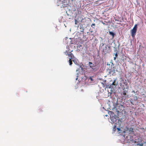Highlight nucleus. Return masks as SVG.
Wrapping results in <instances>:
<instances>
[{
  "label": "nucleus",
  "instance_id": "4be33fe9",
  "mask_svg": "<svg viewBox=\"0 0 146 146\" xmlns=\"http://www.w3.org/2000/svg\"><path fill=\"white\" fill-rule=\"evenodd\" d=\"M133 92H134V93H135V92L134 91H133Z\"/></svg>",
  "mask_w": 146,
  "mask_h": 146
},
{
  "label": "nucleus",
  "instance_id": "b1692460",
  "mask_svg": "<svg viewBox=\"0 0 146 146\" xmlns=\"http://www.w3.org/2000/svg\"><path fill=\"white\" fill-rule=\"evenodd\" d=\"M117 23V24H119V23ZM119 24H121V23H119Z\"/></svg>",
  "mask_w": 146,
  "mask_h": 146
},
{
  "label": "nucleus",
  "instance_id": "4468645a",
  "mask_svg": "<svg viewBox=\"0 0 146 146\" xmlns=\"http://www.w3.org/2000/svg\"><path fill=\"white\" fill-rule=\"evenodd\" d=\"M116 129L118 130V131H119L120 130V129L119 128L117 127Z\"/></svg>",
  "mask_w": 146,
  "mask_h": 146
},
{
  "label": "nucleus",
  "instance_id": "393cba45",
  "mask_svg": "<svg viewBox=\"0 0 146 146\" xmlns=\"http://www.w3.org/2000/svg\"><path fill=\"white\" fill-rule=\"evenodd\" d=\"M77 78H76V80H77Z\"/></svg>",
  "mask_w": 146,
  "mask_h": 146
},
{
  "label": "nucleus",
  "instance_id": "1a4fd4ad",
  "mask_svg": "<svg viewBox=\"0 0 146 146\" xmlns=\"http://www.w3.org/2000/svg\"><path fill=\"white\" fill-rule=\"evenodd\" d=\"M144 144H145L146 145H145V146H146V142H143V143L141 144L140 145L141 146H143V145Z\"/></svg>",
  "mask_w": 146,
  "mask_h": 146
},
{
  "label": "nucleus",
  "instance_id": "9d476101",
  "mask_svg": "<svg viewBox=\"0 0 146 146\" xmlns=\"http://www.w3.org/2000/svg\"><path fill=\"white\" fill-rule=\"evenodd\" d=\"M133 98H134V100L135 101L137 100L138 99L137 97V96H135Z\"/></svg>",
  "mask_w": 146,
  "mask_h": 146
},
{
  "label": "nucleus",
  "instance_id": "0eeeda50",
  "mask_svg": "<svg viewBox=\"0 0 146 146\" xmlns=\"http://www.w3.org/2000/svg\"><path fill=\"white\" fill-rule=\"evenodd\" d=\"M125 88H124L123 89V91L122 92V94L124 95H126V93L127 92V91L125 90Z\"/></svg>",
  "mask_w": 146,
  "mask_h": 146
},
{
  "label": "nucleus",
  "instance_id": "ddd939ff",
  "mask_svg": "<svg viewBox=\"0 0 146 146\" xmlns=\"http://www.w3.org/2000/svg\"><path fill=\"white\" fill-rule=\"evenodd\" d=\"M113 55L114 54L115 55V57H117V56H118V54L117 53H116L115 54L114 53L113 54Z\"/></svg>",
  "mask_w": 146,
  "mask_h": 146
},
{
  "label": "nucleus",
  "instance_id": "423d86ee",
  "mask_svg": "<svg viewBox=\"0 0 146 146\" xmlns=\"http://www.w3.org/2000/svg\"><path fill=\"white\" fill-rule=\"evenodd\" d=\"M109 34L110 35H111L112 36V38H113V37H114V36L115 35V33H113V32H111V31H109Z\"/></svg>",
  "mask_w": 146,
  "mask_h": 146
},
{
  "label": "nucleus",
  "instance_id": "dca6fc26",
  "mask_svg": "<svg viewBox=\"0 0 146 146\" xmlns=\"http://www.w3.org/2000/svg\"><path fill=\"white\" fill-rule=\"evenodd\" d=\"M95 23H93L91 25V27H92V26H95Z\"/></svg>",
  "mask_w": 146,
  "mask_h": 146
},
{
  "label": "nucleus",
  "instance_id": "f8f14e48",
  "mask_svg": "<svg viewBox=\"0 0 146 146\" xmlns=\"http://www.w3.org/2000/svg\"><path fill=\"white\" fill-rule=\"evenodd\" d=\"M116 128V125H115V126H114V127L113 129V131H115Z\"/></svg>",
  "mask_w": 146,
  "mask_h": 146
},
{
  "label": "nucleus",
  "instance_id": "aec40b11",
  "mask_svg": "<svg viewBox=\"0 0 146 146\" xmlns=\"http://www.w3.org/2000/svg\"><path fill=\"white\" fill-rule=\"evenodd\" d=\"M130 103H131L132 104H133V103L132 102H130Z\"/></svg>",
  "mask_w": 146,
  "mask_h": 146
},
{
  "label": "nucleus",
  "instance_id": "7ed1b4c3",
  "mask_svg": "<svg viewBox=\"0 0 146 146\" xmlns=\"http://www.w3.org/2000/svg\"><path fill=\"white\" fill-rule=\"evenodd\" d=\"M137 25H135L132 29L131 31V35L132 37L134 36L135 35L137 31Z\"/></svg>",
  "mask_w": 146,
  "mask_h": 146
},
{
  "label": "nucleus",
  "instance_id": "a878e982",
  "mask_svg": "<svg viewBox=\"0 0 146 146\" xmlns=\"http://www.w3.org/2000/svg\"><path fill=\"white\" fill-rule=\"evenodd\" d=\"M145 3H146V1H145Z\"/></svg>",
  "mask_w": 146,
  "mask_h": 146
},
{
  "label": "nucleus",
  "instance_id": "9b49d317",
  "mask_svg": "<svg viewBox=\"0 0 146 146\" xmlns=\"http://www.w3.org/2000/svg\"><path fill=\"white\" fill-rule=\"evenodd\" d=\"M93 77V76H92V77H90L89 79H90V80H91V81H93L94 80L93 79H92V77Z\"/></svg>",
  "mask_w": 146,
  "mask_h": 146
},
{
  "label": "nucleus",
  "instance_id": "6e6552de",
  "mask_svg": "<svg viewBox=\"0 0 146 146\" xmlns=\"http://www.w3.org/2000/svg\"><path fill=\"white\" fill-rule=\"evenodd\" d=\"M117 84H116L115 83V80L113 82L112 84V85H115V86H116L117 85Z\"/></svg>",
  "mask_w": 146,
  "mask_h": 146
},
{
  "label": "nucleus",
  "instance_id": "bb28decb",
  "mask_svg": "<svg viewBox=\"0 0 146 146\" xmlns=\"http://www.w3.org/2000/svg\"><path fill=\"white\" fill-rule=\"evenodd\" d=\"M145 129H146V128H145Z\"/></svg>",
  "mask_w": 146,
  "mask_h": 146
},
{
  "label": "nucleus",
  "instance_id": "2eb2a0df",
  "mask_svg": "<svg viewBox=\"0 0 146 146\" xmlns=\"http://www.w3.org/2000/svg\"><path fill=\"white\" fill-rule=\"evenodd\" d=\"M75 24H77V23L78 22H77V21L76 19H75Z\"/></svg>",
  "mask_w": 146,
  "mask_h": 146
},
{
  "label": "nucleus",
  "instance_id": "f3484780",
  "mask_svg": "<svg viewBox=\"0 0 146 146\" xmlns=\"http://www.w3.org/2000/svg\"><path fill=\"white\" fill-rule=\"evenodd\" d=\"M116 57L115 56L114 57V58H113V59L114 60H115L116 59Z\"/></svg>",
  "mask_w": 146,
  "mask_h": 146
},
{
  "label": "nucleus",
  "instance_id": "5701e85b",
  "mask_svg": "<svg viewBox=\"0 0 146 146\" xmlns=\"http://www.w3.org/2000/svg\"><path fill=\"white\" fill-rule=\"evenodd\" d=\"M108 115H105V116H106V117H107L108 116Z\"/></svg>",
  "mask_w": 146,
  "mask_h": 146
},
{
  "label": "nucleus",
  "instance_id": "39448f33",
  "mask_svg": "<svg viewBox=\"0 0 146 146\" xmlns=\"http://www.w3.org/2000/svg\"><path fill=\"white\" fill-rule=\"evenodd\" d=\"M89 65L90 66V67L93 69V67H94V64H93L91 62H89Z\"/></svg>",
  "mask_w": 146,
  "mask_h": 146
},
{
  "label": "nucleus",
  "instance_id": "f03ea898",
  "mask_svg": "<svg viewBox=\"0 0 146 146\" xmlns=\"http://www.w3.org/2000/svg\"><path fill=\"white\" fill-rule=\"evenodd\" d=\"M111 63L112 65L111 66V68H108L107 71H108L109 73L110 74H112V75H114L115 73V70L116 69L115 67L114 66V64L111 62H110Z\"/></svg>",
  "mask_w": 146,
  "mask_h": 146
},
{
  "label": "nucleus",
  "instance_id": "a211bd4d",
  "mask_svg": "<svg viewBox=\"0 0 146 146\" xmlns=\"http://www.w3.org/2000/svg\"><path fill=\"white\" fill-rule=\"evenodd\" d=\"M141 129L142 131L144 130V128H141Z\"/></svg>",
  "mask_w": 146,
  "mask_h": 146
},
{
  "label": "nucleus",
  "instance_id": "20e7f679",
  "mask_svg": "<svg viewBox=\"0 0 146 146\" xmlns=\"http://www.w3.org/2000/svg\"><path fill=\"white\" fill-rule=\"evenodd\" d=\"M110 47L108 46H106L103 48V51L104 53V55L106 54L110 50Z\"/></svg>",
  "mask_w": 146,
  "mask_h": 146
},
{
  "label": "nucleus",
  "instance_id": "f257e3e1",
  "mask_svg": "<svg viewBox=\"0 0 146 146\" xmlns=\"http://www.w3.org/2000/svg\"><path fill=\"white\" fill-rule=\"evenodd\" d=\"M64 53L66 55H68L69 57V60L68 62H69L70 65H71L72 64V60L74 57L73 54L71 52H68V51H67L66 50L64 52Z\"/></svg>",
  "mask_w": 146,
  "mask_h": 146
},
{
  "label": "nucleus",
  "instance_id": "6ab92c4d",
  "mask_svg": "<svg viewBox=\"0 0 146 146\" xmlns=\"http://www.w3.org/2000/svg\"><path fill=\"white\" fill-rule=\"evenodd\" d=\"M107 65L108 66H110V64L109 63H107Z\"/></svg>",
  "mask_w": 146,
  "mask_h": 146
},
{
  "label": "nucleus",
  "instance_id": "412c9836",
  "mask_svg": "<svg viewBox=\"0 0 146 146\" xmlns=\"http://www.w3.org/2000/svg\"><path fill=\"white\" fill-rule=\"evenodd\" d=\"M102 23H103L104 25L105 24V23H104L103 22H102Z\"/></svg>",
  "mask_w": 146,
  "mask_h": 146
}]
</instances>
